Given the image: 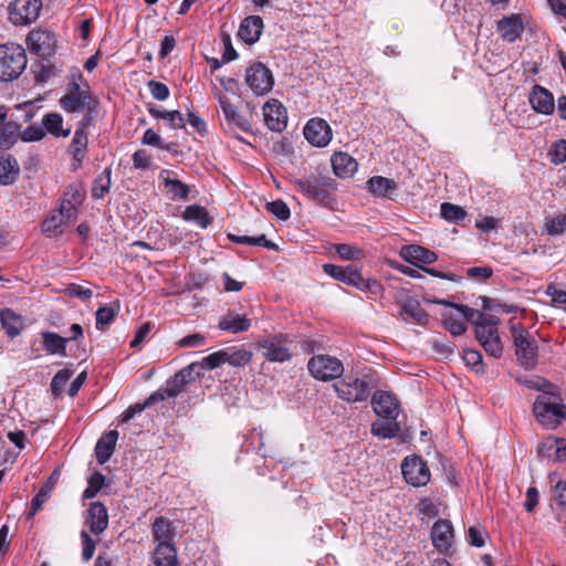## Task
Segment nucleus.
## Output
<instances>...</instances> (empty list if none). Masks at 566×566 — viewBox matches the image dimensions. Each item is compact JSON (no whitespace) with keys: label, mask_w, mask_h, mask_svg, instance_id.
Wrapping results in <instances>:
<instances>
[{"label":"nucleus","mask_w":566,"mask_h":566,"mask_svg":"<svg viewBox=\"0 0 566 566\" xmlns=\"http://www.w3.org/2000/svg\"><path fill=\"white\" fill-rule=\"evenodd\" d=\"M155 566H177V548L175 544H157L153 555Z\"/></svg>","instance_id":"33"},{"label":"nucleus","mask_w":566,"mask_h":566,"mask_svg":"<svg viewBox=\"0 0 566 566\" xmlns=\"http://www.w3.org/2000/svg\"><path fill=\"white\" fill-rule=\"evenodd\" d=\"M307 370L316 380L329 381L343 376L344 365L335 356L318 354L308 359Z\"/></svg>","instance_id":"4"},{"label":"nucleus","mask_w":566,"mask_h":566,"mask_svg":"<svg viewBox=\"0 0 566 566\" xmlns=\"http://www.w3.org/2000/svg\"><path fill=\"white\" fill-rule=\"evenodd\" d=\"M184 218L188 221L197 222L201 228H206L209 224L207 211L199 206L187 207L184 212Z\"/></svg>","instance_id":"46"},{"label":"nucleus","mask_w":566,"mask_h":566,"mask_svg":"<svg viewBox=\"0 0 566 566\" xmlns=\"http://www.w3.org/2000/svg\"><path fill=\"white\" fill-rule=\"evenodd\" d=\"M83 75L77 72L74 80L69 83L66 93L60 98V106L67 113L87 111L92 113L97 106V99L92 96L88 86L81 88L76 78L82 80Z\"/></svg>","instance_id":"2"},{"label":"nucleus","mask_w":566,"mask_h":566,"mask_svg":"<svg viewBox=\"0 0 566 566\" xmlns=\"http://www.w3.org/2000/svg\"><path fill=\"white\" fill-rule=\"evenodd\" d=\"M499 323H500V319L493 315L492 322H482L476 325L475 337L481 345L483 344L484 340H488L491 337H494L496 334H499V331H497Z\"/></svg>","instance_id":"44"},{"label":"nucleus","mask_w":566,"mask_h":566,"mask_svg":"<svg viewBox=\"0 0 566 566\" xmlns=\"http://www.w3.org/2000/svg\"><path fill=\"white\" fill-rule=\"evenodd\" d=\"M551 161L560 165L566 161V139L555 142L549 149Z\"/></svg>","instance_id":"53"},{"label":"nucleus","mask_w":566,"mask_h":566,"mask_svg":"<svg viewBox=\"0 0 566 566\" xmlns=\"http://www.w3.org/2000/svg\"><path fill=\"white\" fill-rule=\"evenodd\" d=\"M245 83L256 95L270 92L274 84L271 71L261 62H255L247 69Z\"/></svg>","instance_id":"9"},{"label":"nucleus","mask_w":566,"mask_h":566,"mask_svg":"<svg viewBox=\"0 0 566 566\" xmlns=\"http://www.w3.org/2000/svg\"><path fill=\"white\" fill-rule=\"evenodd\" d=\"M440 212L443 219L454 222L463 220L467 214L461 207L449 202H443L441 205Z\"/></svg>","instance_id":"47"},{"label":"nucleus","mask_w":566,"mask_h":566,"mask_svg":"<svg viewBox=\"0 0 566 566\" xmlns=\"http://www.w3.org/2000/svg\"><path fill=\"white\" fill-rule=\"evenodd\" d=\"M54 35L44 30H33L27 38V45L31 53L40 57H48L53 53Z\"/></svg>","instance_id":"16"},{"label":"nucleus","mask_w":566,"mask_h":566,"mask_svg":"<svg viewBox=\"0 0 566 566\" xmlns=\"http://www.w3.org/2000/svg\"><path fill=\"white\" fill-rule=\"evenodd\" d=\"M24 49L15 43L0 45V81H12L23 72L27 66Z\"/></svg>","instance_id":"3"},{"label":"nucleus","mask_w":566,"mask_h":566,"mask_svg":"<svg viewBox=\"0 0 566 566\" xmlns=\"http://www.w3.org/2000/svg\"><path fill=\"white\" fill-rule=\"evenodd\" d=\"M42 340L44 349L51 355L66 356L69 339L53 332H43Z\"/></svg>","instance_id":"37"},{"label":"nucleus","mask_w":566,"mask_h":566,"mask_svg":"<svg viewBox=\"0 0 566 566\" xmlns=\"http://www.w3.org/2000/svg\"><path fill=\"white\" fill-rule=\"evenodd\" d=\"M45 136V132L42 126L33 124L28 126L21 134L20 137L23 142H38Z\"/></svg>","instance_id":"59"},{"label":"nucleus","mask_w":566,"mask_h":566,"mask_svg":"<svg viewBox=\"0 0 566 566\" xmlns=\"http://www.w3.org/2000/svg\"><path fill=\"white\" fill-rule=\"evenodd\" d=\"M292 182L308 200L321 207L333 208L336 203L337 184L328 175L312 172L302 178H295Z\"/></svg>","instance_id":"1"},{"label":"nucleus","mask_w":566,"mask_h":566,"mask_svg":"<svg viewBox=\"0 0 566 566\" xmlns=\"http://www.w3.org/2000/svg\"><path fill=\"white\" fill-rule=\"evenodd\" d=\"M20 176V167L11 154H0V185H13Z\"/></svg>","instance_id":"25"},{"label":"nucleus","mask_w":566,"mask_h":566,"mask_svg":"<svg viewBox=\"0 0 566 566\" xmlns=\"http://www.w3.org/2000/svg\"><path fill=\"white\" fill-rule=\"evenodd\" d=\"M264 123L272 132L281 133L286 128L287 114L283 104L272 98L263 106Z\"/></svg>","instance_id":"15"},{"label":"nucleus","mask_w":566,"mask_h":566,"mask_svg":"<svg viewBox=\"0 0 566 566\" xmlns=\"http://www.w3.org/2000/svg\"><path fill=\"white\" fill-rule=\"evenodd\" d=\"M198 365L197 371L200 373L203 370H212L222 365V355L221 350L214 352L201 359L200 363H196Z\"/></svg>","instance_id":"55"},{"label":"nucleus","mask_w":566,"mask_h":566,"mask_svg":"<svg viewBox=\"0 0 566 566\" xmlns=\"http://www.w3.org/2000/svg\"><path fill=\"white\" fill-rule=\"evenodd\" d=\"M290 344L289 336L282 333L266 335L256 343L263 357L272 363H284L292 358Z\"/></svg>","instance_id":"5"},{"label":"nucleus","mask_w":566,"mask_h":566,"mask_svg":"<svg viewBox=\"0 0 566 566\" xmlns=\"http://www.w3.org/2000/svg\"><path fill=\"white\" fill-rule=\"evenodd\" d=\"M75 219L74 210L60 207L42 222V233L48 238L59 237L63 233L64 227Z\"/></svg>","instance_id":"13"},{"label":"nucleus","mask_w":566,"mask_h":566,"mask_svg":"<svg viewBox=\"0 0 566 566\" xmlns=\"http://www.w3.org/2000/svg\"><path fill=\"white\" fill-rule=\"evenodd\" d=\"M401 255L406 261L413 264H431L438 259V255L433 251L416 244L403 247Z\"/></svg>","instance_id":"28"},{"label":"nucleus","mask_w":566,"mask_h":566,"mask_svg":"<svg viewBox=\"0 0 566 566\" xmlns=\"http://www.w3.org/2000/svg\"><path fill=\"white\" fill-rule=\"evenodd\" d=\"M335 251L343 260H359L364 256L361 249L346 243L335 244Z\"/></svg>","instance_id":"49"},{"label":"nucleus","mask_w":566,"mask_h":566,"mask_svg":"<svg viewBox=\"0 0 566 566\" xmlns=\"http://www.w3.org/2000/svg\"><path fill=\"white\" fill-rule=\"evenodd\" d=\"M488 533L481 526H470L468 530V542L475 547H482L485 544Z\"/></svg>","instance_id":"56"},{"label":"nucleus","mask_w":566,"mask_h":566,"mask_svg":"<svg viewBox=\"0 0 566 566\" xmlns=\"http://www.w3.org/2000/svg\"><path fill=\"white\" fill-rule=\"evenodd\" d=\"M265 208L270 213L282 221L287 220L291 216L290 208L283 200L266 202Z\"/></svg>","instance_id":"51"},{"label":"nucleus","mask_w":566,"mask_h":566,"mask_svg":"<svg viewBox=\"0 0 566 566\" xmlns=\"http://www.w3.org/2000/svg\"><path fill=\"white\" fill-rule=\"evenodd\" d=\"M323 271L342 283L347 285L357 286V283L360 277V272L354 265L340 266L335 264H324Z\"/></svg>","instance_id":"21"},{"label":"nucleus","mask_w":566,"mask_h":566,"mask_svg":"<svg viewBox=\"0 0 566 566\" xmlns=\"http://www.w3.org/2000/svg\"><path fill=\"white\" fill-rule=\"evenodd\" d=\"M88 485L83 493L84 499H93L104 485L105 476L101 472H94L88 478Z\"/></svg>","instance_id":"48"},{"label":"nucleus","mask_w":566,"mask_h":566,"mask_svg":"<svg viewBox=\"0 0 566 566\" xmlns=\"http://www.w3.org/2000/svg\"><path fill=\"white\" fill-rule=\"evenodd\" d=\"M367 189L375 196L390 198L397 190V184L392 179L374 176L368 179Z\"/></svg>","instance_id":"34"},{"label":"nucleus","mask_w":566,"mask_h":566,"mask_svg":"<svg viewBox=\"0 0 566 566\" xmlns=\"http://www.w3.org/2000/svg\"><path fill=\"white\" fill-rule=\"evenodd\" d=\"M41 9V0H14L9 7V19L15 25H28L39 18Z\"/></svg>","instance_id":"8"},{"label":"nucleus","mask_w":566,"mask_h":566,"mask_svg":"<svg viewBox=\"0 0 566 566\" xmlns=\"http://www.w3.org/2000/svg\"><path fill=\"white\" fill-rule=\"evenodd\" d=\"M303 133L311 145L319 148L327 146L333 137L328 123L318 117L311 118L306 123Z\"/></svg>","instance_id":"12"},{"label":"nucleus","mask_w":566,"mask_h":566,"mask_svg":"<svg viewBox=\"0 0 566 566\" xmlns=\"http://www.w3.org/2000/svg\"><path fill=\"white\" fill-rule=\"evenodd\" d=\"M153 539L157 544H174L176 528L168 518L160 516L155 520L151 527Z\"/></svg>","instance_id":"26"},{"label":"nucleus","mask_w":566,"mask_h":566,"mask_svg":"<svg viewBox=\"0 0 566 566\" xmlns=\"http://www.w3.org/2000/svg\"><path fill=\"white\" fill-rule=\"evenodd\" d=\"M163 401V396L159 394H151L143 403H135L129 406L122 415L120 422L130 421L136 415L143 412L146 408Z\"/></svg>","instance_id":"41"},{"label":"nucleus","mask_w":566,"mask_h":566,"mask_svg":"<svg viewBox=\"0 0 566 566\" xmlns=\"http://www.w3.org/2000/svg\"><path fill=\"white\" fill-rule=\"evenodd\" d=\"M528 101L536 113L551 115L555 111L553 94L541 85H535L532 88Z\"/></svg>","instance_id":"19"},{"label":"nucleus","mask_w":566,"mask_h":566,"mask_svg":"<svg viewBox=\"0 0 566 566\" xmlns=\"http://www.w3.org/2000/svg\"><path fill=\"white\" fill-rule=\"evenodd\" d=\"M406 482L412 486H424L430 481V470L421 457L406 458L401 463Z\"/></svg>","instance_id":"10"},{"label":"nucleus","mask_w":566,"mask_h":566,"mask_svg":"<svg viewBox=\"0 0 566 566\" xmlns=\"http://www.w3.org/2000/svg\"><path fill=\"white\" fill-rule=\"evenodd\" d=\"M198 365L190 364L189 366L182 368L174 376V380L176 384L184 388L188 382L195 379L196 376H199L200 373L197 371Z\"/></svg>","instance_id":"50"},{"label":"nucleus","mask_w":566,"mask_h":566,"mask_svg":"<svg viewBox=\"0 0 566 566\" xmlns=\"http://www.w3.org/2000/svg\"><path fill=\"white\" fill-rule=\"evenodd\" d=\"M371 406L375 413L380 418L397 419L399 416L398 400L387 391H376L371 399Z\"/></svg>","instance_id":"17"},{"label":"nucleus","mask_w":566,"mask_h":566,"mask_svg":"<svg viewBox=\"0 0 566 566\" xmlns=\"http://www.w3.org/2000/svg\"><path fill=\"white\" fill-rule=\"evenodd\" d=\"M117 438L118 432L116 430H111L98 439L95 447V455L98 463L104 464L111 459Z\"/></svg>","instance_id":"29"},{"label":"nucleus","mask_w":566,"mask_h":566,"mask_svg":"<svg viewBox=\"0 0 566 566\" xmlns=\"http://www.w3.org/2000/svg\"><path fill=\"white\" fill-rule=\"evenodd\" d=\"M452 307H454L468 322L474 324L475 326L482 322H492L493 315L485 314L475 308L469 307L463 304H453L450 303Z\"/></svg>","instance_id":"43"},{"label":"nucleus","mask_w":566,"mask_h":566,"mask_svg":"<svg viewBox=\"0 0 566 566\" xmlns=\"http://www.w3.org/2000/svg\"><path fill=\"white\" fill-rule=\"evenodd\" d=\"M222 355V364L228 363L233 367H243L248 365L253 357L251 350H248L243 347L241 348H226L221 349Z\"/></svg>","instance_id":"36"},{"label":"nucleus","mask_w":566,"mask_h":566,"mask_svg":"<svg viewBox=\"0 0 566 566\" xmlns=\"http://www.w3.org/2000/svg\"><path fill=\"white\" fill-rule=\"evenodd\" d=\"M81 542H82V559L84 562H90L95 553L96 542L90 536L86 531H81Z\"/></svg>","instance_id":"52"},{"label":"nucleus","mask_w":566,"mask_h":566,"mask_svg":"<svg viewBox=\"0 0 566 566\" xmlns=\"http://www.w3.org/2000/svg\"><path fill=\"white\" fill-rule=\"evenodd\" d=\"M370 430L374 436L380 439H391L400 433L401 427L397 419H386L379 417V419H377L371 424Z\"/></svg>","instance_id":"32"},{"label":"nucleus","mask_w":566,"mask_h":566,"mask_svg":"<svg viewBox=\"0 0 566 566\" xmlns=\"http://www.w3.org/2000/svg\"><path fill=\"white\" fill-rule=\"evenodd\" d=\"M72 376V371L69 369L59 370L51 381V389L54 395H61L66 382Z\"/></svg>","instance_id":"54"},{"label":"nucleus","mask_w":566,"mask_h":566,"mask_svg":"<svg viewBox=\"0 0 566 566\" xmlns=\"http://www.w3.org/2000/svg\"><path fill=\"white\" fill-rule=\"evenodd\" d=\"M85 524L94 535L102 534L108 526V513L102 502H92L87 510Z\"/></svg>","instance_id":"18"},{"label":"nucleus","mask_w":566,"mask_h":566,"mask_svg":"<svg viewBox=\"0 0 566 566\" xmlns=\"http://www.w3.org/2000/svg\"><path fill=\"white\" fill-rule=\"evenodd\" d=\"M87 147V134L84 129V125L76 129L70 146L71 154L75 160L81 163L84 158L85 150Z\"/></svg>","instance_id":"42"},{"label":"nucleus","mask_w":566,"mask_h":566,"mask_svg":"<svg viewBox=\"0 0 566 566\" xmlns=\"http://www.w3.org/2000/svg\"><path fill=\"white\" fill-rule=\"evenodd\" d=\"M563 403L551 402L546 397H538L533 405L536 419L544 426H555L562 418Z\"/></svg>","instance_id":"14"},{"label":"nucleus","mask_w":566,"mask_h":566,"mask_svg":"<svg viewBox=\"0 0 566 566\" xmlns=\"http://www.w3.org/2000/svg\"><path fill=\"white\" fill-rule=\"evenodd\" d=\"M0 321L6 334L11 338L18 336L23 328L22 317L11 308H3L0 312Z\"/></svg>","instance_id":"35"},{"label":"nucleus","mask_w":566,"mask_h":566,"mask_svg":"<svg viewBox=\"0 0 566 566\" xmlns=\"http://www.w3.org/2000/svg\"><path fill=\"white\" fill-rule=\"evenodd\" d=\"M85 197V190L80 184H71L63 191L60 207L74 210V218H77L78 207Z\"/></svg>","instance_id":"30"},{"label":"nucleus","mask_w":566,"mask_h":566,"mask_svg":"<svg viewBox=\"0 0 566 566\" xmlns=\"http://www.w3.org/2000/svg\"><path fill=\"white\" fill-rule=\"evenodd\" d=\"M546 230L551 235H560L566 231V214H558L546 223Z\"/></svg>","instance_id":"57"},{"label":"nucleus","mask_w":566,"mask_h":566,"mask_svg":"<svg viewBox=\"0 0 566 566\" xmlns=\"http://www.w3.org/2000/svg\"><path fill=\"white\" fill-rule=\"evenodd\" d=\"M218 326L221 331L239 334L250 329L251 319L244 314H239L235 311H228L220 317Z\"/></svg>","instance_id":"20"},{"label":"nucleus","mask_w":566,"mask_h":566,"mask_svg":"<svg viewBox=\"0 0 566 566\" xmlns=\"http://www.w3.org/2000/svg\"><path fill=\"white\" fill-rule=\"evenodd\" d=\"M524 31V24L520 14L504 17L497 22V32L503 40L514 42Z\"/></svg>","instance_id":"22"},{"label":"nucleus","mask_w":566,"mask_h":566,"mask_svg":"<svg viewBox=\"0 0 566 566\" xmlns=\"http://www.w3.org/2000/svg\"><path fill=\"white\" fill-rule=\"evenodd\" d=\"M219 103L224 115V118L228 123L234 124L243 132L251 130L250 122L241 115L237 107L230 102V99L224 95H219Z\"/></svg>","instance_id":"27"},{"label":"nucleus","mask_w":566,"mask_h":566,"mask_svg":"<svg viewBox=\"0 0 566 566\" xmlns=\"http://www.w3.org/2000/svg\"><path fill=\"white\" fill-rule=\"evenodd\" d=\"M171 174L174 172L170 170H161L159 174V180L163 182L164 187L171 193L172 199L186 200L189 196V187L182 181L171 178Z\"/></svg>","instance_id":"31"},{"label":"nucleus","mask_w":566,"mask_h":566,"mask_svg":"<svg viewBox=\"0 0 566 566\" xmlns=\"http://www.w3.org/2000/svg\"><path fill=\"white\" fill-rule=\"evenodd\" d=\"M431 541L434 548L442 555H451L454 531L450 521L438 520L433 523L431 528Z\"/></svg>","instance_id":"11"},{"label":"nucleus","mask_w":566,"mask_h":566,"mask_svg":"<svg viewBox=\"0 0 566 566\" xmlns=\"http://www.w3.org/2000/svg\"><path fill=\"white\" fill-rule=\"evenodd\" d=\"M65 293L70 296L81 298L82 301L90 300L93 295V291L83 285L71 283L66 286Z\"/></svg>","instance_id":"61"},{"label":"nucleus","mask_w":566,"mask_h":566,"mask_svg":"<svg viewBox=\"0 0 566 566\" xmlns=\"http://www.w3.org/2000/svg\"><path fill=\"white\" fill-rule=\"evenodd\" d=\"M331 164L335 176L343 179L352 177L358 168L356 159L343 151L334 153Z\"/></svg>","instance_id":"23"},{"label":"nucleus","mask_w":566,"mask_h":566,"mask_svg":"<svg viewBox=\"0 0 566 566\" xmlns=\"http://www.w3.org/2000/svg\"><path fill=\"white\" fill-rule=\"evenodd\" d=\"M338 398L348 402L367 400L370 395V386L364 378L356 375H347L333 385Z\"/></svg>","instance_id":"6"},{"label":"nucleus","mask_w":566,"mask_h":566,"mask_svg":"<svg viewBox=\"0 0 566 566\" xmlns=\"http://www.w3.org/2000/svg\"><path fill=\"white\" fill-rule=\"evenodd\" d=\"M115 318V312L109 306H102L96 312V328L103 329L104 326L109 325Z\"/></svg>","instance_id":"58"},{"label":"nucleus","mask_w":566,"mask_h":566,"mask_svg":"<svg viewBox=\"0 0 566 566\" xmlns=\"http://www.w3.org/2000/svg\"><path fill=\"white\" fill-rule=\"evenodd\" d=\"M150 94L157 101H166L169 97V88L166 84L151 80L147 84Z\"/></svg>","instance_id":"60"},{"label":"nucleus","mask_w":566,"mask_h":566,"mask_svg":"<svg viewBox=\"0 0 566 566\" xmlns=\"http://www.w3.org/2000/svg\"><path fill=\"white\" fill-rule=\"evenodd\" d=\"M481 346L493 357H500L503 353V346L499 334L488 340H484Z\"/></svg>","instance_id":"62"},{"label":"nucleus","mask_w":566,"mask_h":566,"mask_svg":"<svg viewBox=\"0 0 566 566\" xmlns=\"http://www.w3.org/2000/svg\"><path fill=\"white\" fill-rule=\"evenodd\" d=\"M263 20L259 15H250L242 20L238 35L247 44L255 43L262 33Z\"/></svg>","instance_id":"24"},{"label":"nucleus","mask_w":566,"mask_h":566,"mask_svg":"<svg viewBox=\"0 0 566 566\" xmlns=\"http://www.w3.org/2000/svg\"><path fill=\"white\" fill-rule=\"evenodd\" d=\"M515 352L521 365L533 368L536 363L537 343L531 334L521 326L512 327Z\"/></svg>","instance_id":"7"},{"label":"nucleus","mask_w":566,"mask_h":566,"mask_svg":"<svg viewBox=\"0 0 566 566\" xmlns=\"http://www.w3.org/2000/svg\"><path fill=\"white\" fill-rule=\"evenodd\" d=\"M356 289L378 295L382 292V285L377 280H366L360 274Z\"/></svg>","instance_id":"63"},{"label":"nucleus","mask_w":566,"mask_h":566,"mask_svg":"<svg viewBox=\"0 0 566 566\" xmlns=\"http://www.w3.org/2000/svg\"><path fill=\"white\" fill-rule=\"evenodd\" d=\"M400 315L405 321L420 325L428 321V314L417 301H407L401 307Z\"/></svg>","instance_id":"38"},{"label":"nucleus","mask_w":566,"mask_h":566,"mask_svg":"<svg viewBox=\"0 0 566 566\" xmlns=\"http://www.w3.org/2000/svg\"><path fill=\"white\" fill-rule=\"evenodd\" d=\"M111 186V169L106 168L103 175H99L94 180V187L92 189V197L95 199H102L108 192Z\"/></svg>","instance_id":"45"},{"label":"nucleus","mask_w":566,"mask_h":566,"mask_svg":"<svg viewBox=\"0 0 566 566\" xmlns=\"http://www.w3.org/2000/svg\"><path fill=\"white\" fill-rule=\"evenodd\" d=\"M20 136V126L15 122H7L0 128V149H10Z\"/></svg>","instance_id":"40"},{"label":"nucleus","mask_w":566,"mask_h":566,"mask_svg":"<svg viewBox=\"0 0 566 566\" xmlns=\"http://www.w3.org/2000/svg\"><path fill=\"white\" fill-rule=\"evenodd\" d=\"M543 447L555 449L556 459L558 461L566 459V442L564 439H548L543 443Z\"/></svg>","instance_id":"64"},{"label":"nucleus","mask_w":566,"mask_h":566,"mask_svg":"<svg viewBox=\"0 0 566 566\" xmlns=\"http://www.w3.org/2000/svg\"><path fill=\"white\" fill-rule=\"evenodd\" d=\"M43 127L46 132L55 137H67L71 134V129H63V117L59 113H49L43 119Z\"/></svg>","instance_id":"39"}]
</instances>
